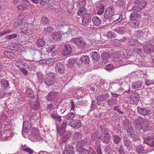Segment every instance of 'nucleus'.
Here are the masks:
<instances>
[{"label":"nucleus","instance_id":"obj_23","mask_svg":"<svg viewBox=\"0 0 154 154\" xmlns=\"http://www.w3.org/2000/svg\"><path fill=\"white\" fill-rule=\"evenodd\" d=\"M57 97L56 94L54 92H51L46 97V99L50 101H53Z\"/></svg>","mask_w":154,"mask_h":154},{"label":"nucleus","instance_id":"obj_16","mask_svg":"<svg viewBox=\"0 0 154 154\" xmlns=\"http://www.w3.org/2000/svg\"><path fill=\"white\" fill-rule=\"evenodd\" d=\"M137 111L139 114L143 116L147 115L149 114L150 112V110L146 108H141L139 107H137Z\"/></svg>","mask_w":154,"mask_h":154},{"label":"nucleus","instance_id":"obj_55","mask_svg":"<svg viewBox=\"0 0 154 154\" xmlns=\"http://www.w3.org/2000/svg\"><path fill=\"white\" fill-rule=\"evenodd\" d=\"M74 138L77 140H79L81 138V135L79 132L75 133L74 135Z\"/></svg>","mask_w":154,"mask_h":154},{"label":"nucleus","instance_id":"obj_45","mask_svg":"<svg viewBox=\"0 0 154 154\" xmlns=\"http://www.w3.org/2000/svg\"><path fill=\"white\" fill-rule=\"evenodd\" d=\"M22 20L21 19H20L16 21L14 23V26L15 27H17L22 23Z\"/></svg>","mask_w":154,"mask_h":154},{"label":"nucleus","instance_id":"obj_33","mask_svg":"<svg viewBox=\"0 0 154 154\" xmlns=\"http://www.w3.org/2000/svg\"><path fill=\"white\" fill-rule=\"evenodd\" d=\"M135 123V128L139 131H141L143 124L139 122L138 120H136Z\"/></svg>","mask_w":154,"mask_h":154},{"label":"nucleus","instance_id":"obj_27","mask_svg":"<svg viewBox=\"0 0 154 154\" xmlns=\"http://www.w3.org/2000/svg\"><path fill=\"white\" fill-rule=\"evenodd\" d=\"M97 14L98 15H100L103 13L104 11V7L103 5L100 4L98 6H97Z\"/></svg>","mask_w":154,"mask_h":154},{"label":"nucleus","instance_id":"obj_41","mask_svg":"<svg viewBox=\"0 0 154 154\" xmlns=\"http://www.w3.org/2000/svg\"><path fill=\"white\" fill-rule=\"evenodd\" d=\"M40 104L38 100H37L36 102L32 106L33 109L35 110H37L38 109L40 108Z\"/></svg>","mask_w":154,"mask_h":154},{"label":"nucleus","instance_id":"obj_17","mask_svg":"<svg viewBox=\"0 0 154 154\" xmlns=\"http://www.w3.org/2000/svg\"><path fill=\"white\" fill-rule=\"evenodd\" d=\"M74 151V148L71 145H67L63 152V154H73Z\"/></svg>","mask_w":154,"mask_h":154},{"label":"nucleus","instance_id":"obj_31","mask_svg":"<svg viewBox=\"0 0 154 154\" xmlns=\"http://www.w3.org/2000/svg\"><path fill=\"white\" fill-rule=\"evenodd\" d=\"M94 24L97 26H99L101 23V20L97 17H94L92 19Z\"/></svg>","mask_w":154,"mask_h":154},{"label":"nucleus","instance_id":"obj_6","mask_svg":"<svg viewBox=\"0 0 154 154\" xmlns=\"http://www.w3.org/2000/svg\"><path fill=\"white\" fill-rule=\"evenodd\" d=\"M109 94L106 93H103L99 95L97 98V104L100 105L101 103H103V102L107 100L109 98Z\"/></svg>","mask_w":154,"mask_h":154},{"label":"nucleus","instance_id":"obj_57","mask_svg":"<svg viewBox=\"0 0 154 154\" xmlns=\"http://www.w3.org/2000/svg\"><path fill=\"white\" fill-rule=\"evenodd\" d=\"M20 69V71L24 75H26L28 74V71L24 68L22 67Z\"/></svg>","mask_w":154,"mask_h":154},{"label":"nucleus","instance_id":"obj_22","mask_svg":"<svg viewBox=\"0 0 154 154\" xmlns=\"http://www.w3.org/2000/svg\"><path fill=\"white\" fill-rule=\"evenodd\" d=\"M81 63L86 64H89L90 60L88 57L87 55L82 56L80 59Z\"/></svg>","mask_w":154,"mask_h":154},{"label":"nucleus","instance_id":"obj_24","mask_svg":"<svg viewBox=\"0 0 154 154\" xmlns=\"http://www.w3.org/2000/svg\"><path fill=\"white\" fill-rule=\"evenodd\" d=\"M90 55L92 57L93 60L95 61L99 60L100 58L99 54L96 51H92L90 53Z\"/></svg>","mask_w":154,"mask_h":154},{"label":"nucleus","instance_id":"obj_51","mask_svg":"<svg viewBox=\"0 0 154 154\" xmlns=\"http://www.w3.org/2000/svg\"><path fill=\"white\" fill-rule=\"evenodd\" d=\"M125 0H119L118 4L120 7L125 8Z\"/></svg>","mask_w":154,"mask_h":154},{"label":"nucleus","instance_id":"obj_4","mask_svg":"<svg viewBox=\"0 0 154 154\" xmlns=\"http://www.w3.org/2000/svg\"><path fill=\"white\" fill-rule=\"evenodd\" d=\"M114 15V8L113 6L108 7L104 12L103 17L102 19L104 21L106 20L107 19L110 18Z\"/></svg>","mask_w":154,"mask_h":154},{"label":"nucleus","instance_id":"obj_5","mask_svg":"<svg viewBox=\"0 0 154 154\" xmlns=\"http://www.w3.org/2000/svg\"><path fill=\"white\" fill-rule=\"evenodd\" d=\"M71 41L82 49L85 48L86 44L84 41L79 38H72L71 40Z\"/></svg>","mask_w":154,"mask_h":154},{"label":"nucleus","instance_id":"obj_37","mask_svg":"<svg viewBox=\"0 0 154 154\" xmlns=\"http://www.w3.org/2000/svg\"><path fill=\"white\" fill-rule=\"evenodd\" d=\"M109 57V54L106 52L102 53L101 55V58L103 61V62H107Z\"/></svg>","mask_w":154,"mask_h":154},{"label":"nucleus","instance_id":"obj_58","mask_svg":"<svg viewBox=\"0 0 154 154\" xmlns=\"http://www.w3.org/2000/svg\"><path fill=\"white\" fill-rule=\"evenodd\" d=\"M17 34H12L11 35H7L6 37L8 39H11L17 38Z\"/></svg>","mask_w":154,"mask_h":154},{"label":"nucleus","instance_id":"obj_1","mask_svg":"<svg viewBox=\"0 0 154 154\" xmlns=\"http://www.w3.org/2000/svg\"><path fill=\"white\" fill-rule=\"evenodd\" d=\"M66 124L67 122L65 120L60 126L57 125V133L61 136V141L64 143L67 141L71 135L70 132L65 130Z\"/></svg>","mask_w":154,"mask_h":154},{"label":"nucleus","instance_id":"obj_2","mask_svg":"<svg viewBox=\"0 0 154 154\" xmlns=\"http://www.w3.org/2000/svg\"><path fill=\"white\" fill-rule=\"evenodd\" d=\"M55 75V74L53 72H49L46 74L44 80L45 83L46 85L50 86L54 84Z\"/></svg>","mask_w":154,"mask_h":154},{"label":"nucleus","instance_id":"obj_56","mask_svg":"<svg viewBox=\"0 0 154 154\" xmlns=\"http://www.w3.org/2000/svg\"><path fill=\"white\" fill-rule=\"evenodd\" d=\"M86 141L82 140L79 141L78 142V145L80 147H82L86 143Z\"/></svg>","mask_w":154,"mask_h":154},{"label":"nucleus","instance_id":"obj_12","mask_svg":"<svg viewBox=\"0 0 154 154\" xmlns=\"http://www.w3.org/2000/svg\"><path fill=\"white\" fill-rule=\"evenodd\" d=\"M69 124L71 127L77 129L81 126V123L79 120L71 119L69 122Z\"/></svg>","mask_w":154,"mask_h":154},{"label":"nucleus","instance_id":"obj_43","mask_svg":"<svg viewBox=\"0 0 154 154\" xmlns=\"http://www.w3.org/2000/svg\"><path fill=\"white\" fill-rule=\"evenodd\" d=\"M148 130H150V128L149 127V126L147 124H143L142 128L141 131H140L141 133L143 132L144 133L145 132Z\"/></svg>","mask_w":154,"mask_h":154},{"label":"nucleus","instance_id":"obj_61","mask_svg":"<svg viewBox=\"0 0 154 154\" xmlns=\"http://www.w3.org/2000/svg\"><path fill=\"white\" fill-rule=\"evenodd\" d=\"M21 61L20 60H17L15 62L14 64L16 66L19 68H20L22 66H21Z\"/></svg>","mask_w":154,"mask_h":154},{"label":"nucleus","instance_id":"obj_49","mask_svg":"<svg viewBox=\"0 0 154 154\" xmlns=\"http://www.w3.org/2000/svg\"><path fill=\"white\" fill-rule=\"evenodd\" d=\"M53 29V28L50 26L45 28L44 31L47 33H49L51 32Z\"/></svg>","mask_w":154,"mask_h":154},{"label":"nucleus","instance_id":"obj_48","mask_svg":"<svg viewBox=\"0 0 154 154\" xmlns=\"http://www.w3.org/2000/svg\"><path fill=\"white\" fill-rule=\"evenodd\" d=\"M108 71H110L114 69L113 65L111 63L109 64L106 66L105 68Z\"/></svg>","mask_w":154,"mask_h":154},{"label":"nucleus","instance_id":"obj_54","mask_svg":"<svg viewBox=\"0 0 154 154\" xmlns=\"http://www.w3.org/2000/svg\"><path fill=\"white\" fill-rule=\"evenodd\" d=\"M75 62V60L73 59H71L69 60V62L67 64V65L69 67H72L74 66V63Z\"/></svg>","mask_w":154,"mask_h":154},{"label":"nucleus","instance_id":"obj_53","mask_svg":"<svg viewBox=\"0 0 154 154\" xmlns=\"http://www.w3.org/2000/svg\"><path fill=\"white\" fill-rule=\"evenodd\" d=\"M48 23V19L45 17H42V18L41 23L44 25Z\"/></svg>","mask_w":154,"mask_h":154},{"label":"nucleus","instance_id":"obj_8","mask_svg":"<svg viewBox=\"0 0 154 154\" xmlns=\"http://www.w3.org/2000/svg\"><path fill=\"white\" fill-rule=\"evenodd\" d=\"M128 136L132 138L134 140L139 139V137L137 133L134 130L133 128L130 130L126 131Z\"/></svg>","mask_w":154,"mask_h":154},{"label":"nucleus","instance_id":"obj_26","mask_svg":"<svg viewBox=\"0 0 154 154\" xmlns=\"http://www.w3.org/2000/svg\"><path fill=\"white\" fill-rule=\"evenodd\" d=\"M118 100L115 98H111L109 99L106 101L107 105L110 106H114L115 104L117 103Z\"/></svg>","mask_w":154,"mask_h":154},{"label":"nucleus","instance_id":"obj_9","mask_svg":"<svg viewBox=\"0 0 154 154\" xmlns=\"http://www.w3.org/2000/svg\"><path fill=\"white\" fill-rule=\"evenodd\" d=\"M140 98V95L137 92H135L132 94L129 97L130 102L132 104H137Z\"/></svg>","mask_w":154,"mask_h":154},{"label":"nucleus","instance_id":"obj_36","mask_svg":"<svg viewBox=\"0 0 154 154\" xmlns=\"http://www.w3.org/2000/svg\"><path fill=\"white\" fill-rule=\"evenodd\" d=\"M112 140L115 143L118 144L119 143L121 140V138L118 135H114L113 136Z\"/></svg>","mask_w":154,"mask_h":154},{"label":"nucleus","instance_id":"obj_34","mask_svg":"<svg viewBox=\"0 0 154 154\" xmlns=\"http://www.w3.org/2000/svg\"><path fill=\"white\" fill-rule=\"evenodd\" d=\"M142 82L140 81H137L133 83L132 84V87L134 89H137L140 88L142 85Z\"/></svg>","mask_w":154,"mask_h":154},{"label":"nucleus","instance_id":"obj_10","mask_svg":"<svg viewBox=\"0 0 154 154\" xmlns=\"http://www.w3.org/2000/svg\"><path fill=\"white\" fill-rule=\"evenodd\" d=\"M107 130L105 131L103 135H101L99 137V139H100L103 143L106 144H108L110 140V135L108 133Z\"/></svg>","mask_w":154,"mask_h":154},{"label":"nucleus","instance_id":"obj_35","mask_svg":"<svg viewBox=\"0 0 154 154\" xmlns=\"http://www.w3.org/2000/svg\"><path fill=\"white\" fill-rule=\"evenodd\" d=\"M123 141L124 145L127 147L129 146L131 144V141H130L128 138L126 137H123Z\"/></svg>","mask_w":154,"mask_h":154},{"label":"nucleus","instance_id":"obj_7","mask_svg":"<svg viewBox=\"0 0 154 154\" xmlns=\"http://www.w3.org/2000/svg\"><path fill=\"white\" fill-rule=\"evenodd\" d=\"M91 21V16L90 14L86 13L82 17V21L81 24L84 26H86L89 24Z\"/></svg>","mask_w":154,"mask_h":154},{"label":"nucleus","instance_id":"obj_30","mask_svg":"<svg viewBox=\"0 0 154 154\" xmlns=\"http://www.w3.org/2000/svg\"><path fill=\"white\" fill-rule=\"evenodd\" d=\"M113 31L119 34H123L125 32V27L122 26L115 28Z\"/></svg>","mask_w":154,"mask_h":154},{"label":"nucleus","instance_id":"obj_3","mask_svg":"<svg viewBox=\"0 0 154 154\" xmlns=\"http://www.w3.org/2000/svg\"><path fill=\"white\" fill-rule=\"evenodd\" d=\"M154 51L153 48L151 45H147L146 46L143 47L142 50L141 52L139 53L140 56L142 57H146L149 54H151V52ZM151 55V54H150Z\"/></svg>","mask_w":154,"mask_h":154},{"label":"nucleus","instance_id":"obj_28","mask_svg":"<svg viewBox=\"0 0 154 154\" xmlns=\"http://www.w3.org/2000/svg\"><path fill=\"white\" fill-rule=\"evenodd\" d=\"M52 37L54 40L58 41H60L62 38L61 34L58 32H56L53 34Z\"/></svg>","mask_w":154,"mask_h":154},{"label":"nucleus","instance_id":"obj_62","mask_svg":"<svg viewBox=\"0 0 154 154\" xmlns=\"http://www.w3.org/2000/svg\"><path fill=\"white\" fill-rule=\"evenodd\" d=\"M119 107V106H115L113 108V109L115 111L119 112L121 114H123L124 112L123 111L120 110Z\"/></svg>","mask_w":154,"mask_h":154},{"label":"nucleus","instance_id":"obj_11","mask_svg":"<svg viewBox=\"0 0 154 154\" xmlns=\"http://www.w3.org/2000/svg\"><path fill=\"white\" fill-rule=\"evenodd\" d=\"M122 126L126 131L133 128L131 122L128 119H125L122 120Z\"/></svg>","mask_w":154,"mask_h":154},{"label":"nucleus","instance_id":"obj_44","mask_svg":"<svg viewBox=\"0 0 154 154\" xmlns=\"http://www.w3.org/2000/svg\"><path fill=\"white\" fill-rule=\"evenodd\" d=\"M136 151L138 153H141L144 151V147L142 146H138L135 147Z\"/></svg>","mask_w":154,"mask_h":154},{"label":"nucleus","instance_id":"obj_15","mask_svg":"<svg viewBox=\"0 0 154 154\" xmlns=\"http://www.w3.org/2000/svg\"><path fill=\"white\" fill-rule=\"evenodd\" d=\"M72 51L71 46L67 44L64 45V47L62 53L64 56H66L70 54Z\"/></svg>","mask_w":154,"mask_h":154},{"label":"nucleus","instance_id":"obj_52","mask_svg":"<svg viewBox=\"0 0 154 154\" xmlns=\"http://www.w3.org/2000/svg\"><path fill=\"white\" fill-rule=\"evenodd\" d=\"M143 32L141 30H138L134 33V36L137 37H139L142 35Z\"/></svg>","mask_w":154,"mask_h":154},{"label":"nucleus","instance_id":"obj_64","mask_svg":"<svg viewBox=\"0 0 154 154\" xmlns=\"http://www.w3.org/2000/svg\"><path fill=\"white\" fill-rule=\"evenodd\" d=\"M109 146H105V148L104 149V151L106 153H107L108 154H109Z\"/></svg>","mask_w":154,"mask_h":154},{"label":"nucleus","instance_id":"obj_47","mask_svg":"<svg viewBox=\"0 0 154 154\" xmlns=\"http://www.w3.org/2000/svg\"><path fill=\"white\" fill-rule=\"evenodd\" d=\"M100 131H101V132L100 133V135H103L104 133L105 132V131L107 130L108 132H109V129L108 128H104L103 125H101L100 126Z\"/></svg>","mask_w":154,"mask_h":154},{"label":"nucleus","instance_id":"obj_39","mask_svg":"<svg viewBox=\"0 0 154 154\" xmlns=\"http://www.w3.org/2000/svg\"><path fill=\"white\" fill-rule=\"evenodd\" d=\"M75 114L74 112H69L67 115H65L64 117L67 120L70 119H72L74 117Z\"/></svg>","mask_w":154,"mask_h":154},{"label":"nucleus","instance_id":"obj_60","mask_svg":"<svg viewBox=\"0 0 154 154\" xmlns=\"http://www.w3.org/2000/svg\"><path fill=\"white\" fill-rule=\"evenodd\" d=\"M55 46V45H53L49 47V49L50 50V52H52L54 54H55V53H56V51Z\"/></svg>","mask_w":154,"mask_h":154},{"label":"nucleus","instance_id":"obj_25","mask_svg":"<svg viewBox=\"0 0 154 154\" xmlns=\"http://www.w3.org/2000/svg\"><path fill=\"white\" fill-rule=\"evenodd\" d=\"M144 142L152 146V139L149 136L143 137Z\"/></svg>","mask_w":154,"mask_h":154},{"label":"nucleus","instance_id":"obj_46","mask_svg":"<svg viewBox=\"0 0 154 154\" xmlns=\"http://www.w3.org/2000/svg\"><path fill=\"white\" fill-rule=\"evenodd\" d=\"M98 135V133L97 132H94L92 133L91 135V139H93V140H96L98 138H99V137Z\"/></svg>","mask_w":154,"mask_h":154},{"label":"nucleus","instance_id":"obj_13","mask_svg":"<svg viewBox=\"0 0 154 154\" xmlns=\"http://www.w3.org/2000/svg\"><path fill=\"white\" fill-rule=\"evenodd\" d=\"M31 126L30 123L29 122H24L22 131V134H24V133L27 134L30 130L31 128Z\"/></svg>","mask_w":154,"mask_h":154},{"label":"nucleus","instance_id":"obj_20","mask_svg":"<svg viewBox=\"0 0 154 154\" xmlns=\"http://www.w3.org/2000/svg\"><path fill=\"white\" fill-rule=\"evenodd\" d=\"M60 26L63 27V29H67L68 32H69L72 34V32L74 31V26H69L66 25L64 26L63 24H61L60 25Z\"/></svg>","mask_w":154,"mask_h":154},{"label":"nucleus","instance_id":"obj_32","mask_svg":"<svg viewBox=\"0 0 154 154\" xmlns=\"http://www.w3.org/2000/svg\"><path fill=\"white\" fill-rule=\"evenodd\" d=\"M86 1L85 0H79L77 2V6L78 8H82L86 5Z\"/></svg>","mask_w":154,"mask_h":154},{"label":"nucleus","instance_id":"obj_14","mask_svg":"<svg viewBox=\"0 0 154 154\" xmlns=\"http://www.w3.org/2000/svg\"><path fill=\"white\" fill-rule=\"evenodd\" d=\"M55 69L56 71L60 74H62L65 71V67L63 63L58 62L56 64Z\"/></svg>","mask_w":154,"mask_h":154},{"label":"nucleus","instance_id":"obj_18","mask_svg":"<svg viewBox=\"0 0 154 154\" xmlns=\"http://www.w3.org/2000/svg\"><path fill=\"white\" fill-rule=\"evenodd\" d=\"M31 137L32 141H35V139H38L39 137V133L37 129L35 128L32 131Z\"/></svg>","mask_w":154,"mask_h":154},{"label":"nucleus","instance_id":"obj_42","mask_svg":"<svg viewBox=\"0 0 154 154\" xmlns=\"http://www.w3.org/2000/svg\"><path fill=\"white\" fill-rule=\"evenodd\" d=\"M45 41L44 39H39L37 41L36 44L38 46L42 47L45 44Z\"/></svg>","mask_w":154,"mask_h":154},{"label":"nucleus","instance_id":"obj_38","mask_svg":"<svg viewBox=\"0 0 154 154\" xmlns=\"http://www.w3.org/2000/svg\"><path fill=\"white\" fill-rule=\"evenodd\" d=\"M116 17L117 19L114 21L115 23L117 24L122 20L123 16L119 14H118L116 15Z\"/></svg>","mask_w":154,"mask_h":154},{"label":"nucleus","instance_id":"obj_29","mask_svg":"<svg viewBox=\"0 0 154 154\" xmlns=\"http://www.w3.org/2000/svg\"><path fill=\"white\" fill-rule=\"evenodd\" d=\"M3 54L4 56L10 59L13 58L14 56V54L13 52L8 51L4 52Z\"/></svg>","mask_w":154,"mask_h":154},{"label":"nucleus","instance_id":"obj_63","mask_svg":"<svg viewBox=\"0 0 154 154\" xmlns=\"http://www.w3.org/2000/svg\"><path fill=\"white\" fill-rule=\"evenodd\" d=\"M40 4L42 5H45L49 2V0H40Z\"/></svg>","mask_w":154,"mask_h":154},{"label":"nucleus","instance_id":"obj_19","mask_svg":"<svg viewBox=\"0 0 154 154\" xmlns=\"http://www.w3.org/2000/svg\"><path fill=\"white\" fill-rule=\"evenodd\" d=\"M20 149L22 151L28 153L29 154H32L34 152L32 149L28 147L27 145L26 144L22 145Z\"/></svg>","mask_w":154,"mask_h":154},{"label":"nucleus","instance_id":"obj_21","mask_svg":"<svg viewBox=\"0 0 154 154\" xmlns=\"http://www.w3.org/2000/svg\"><path fill=\"white\" fill-rule=\"evenodd\" d=\"M1 87L3 89L8 88L9 87L8 81L5 79H3L1 81Z\"/></svg>","mask_w":154,"mask_h":154},{"label":"nucleus","instance_id":"obj_59","mask_svg":"<svg viewBox=\"0 0 154 154\" xmlns=\"http://www.w3.org/2000/svg\"><path fill=\"white\" fill-rule=\"evenodd\" d=\"M133 23V26L132 27L137 28L139 26V22L137 20H134V22L132 23Z\"/></svg>","mask_w":154,"mask_h":154},{"label":"nucleus","instance_id":"obj_50","mask_svg":"<svg viewBox=\"0 0 154 154\" xmlns=\"http://www.w3.org/2000/svg\"><path fill=\"white\" fill-rule=\"evenodd\" d=\"M36 75L38 78V80L39 81H41L43 80V76L42 73L38 72L36 73Z\"/></svg>","mask_w":154,"mask_h":154},{"label":"nucleus","instance_id":"obj_40","mask_svg":"<svg viewBox=\"0 0 154 154\" xmlns=\"http://www.w3.org/2000/svg\"><path fill=\"white\" fill-rule=\"evenodd\" d=\"M140 17V15L137 12H133L131 14L130 19L131 20H137L138 18Z\"/></svg>","mask_w":154,"mask_h":154}]
</instances>
